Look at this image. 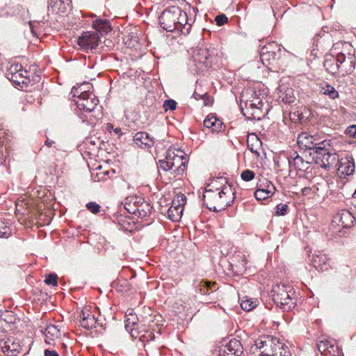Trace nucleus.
I'll list each match as a JSON object with an SVG mask.
<instances>
[{"mask_svg": "<svg viewBox=\"0 0 356 356\" xmlns=\"http://www.w3.org/2000/svg\"><path fill=\"white\" fill-rule=\"evenodd\" d=\"M293 56L292 53L285 49H282L281 46L275 42L264 45L260 50V58L264 65L278 67L280 70L287 66Z\"/></svg>", "mask_w": 356, "mask_h": 356, "instance_id": "f257e3e1", "label": "nucleus"}, {"mask_svg": "<svg viewBox=\"0 0 356 356\" xmlns=\"http://www.w3.org/2000/svg\"><path fill=\"white\" fill-rule=\"evenodd\" d=\"M251 349L257 350L259 356H291L288 346L273 337H263L256 340Z\"/></svg>", "mask_w": 356, "mask_h": 356, "instance_id": "f03ea898", "label": "nucleus"}, {"mask_svg": "<svg viewBox=\"0 0 356 356\" xmlns=\"http://www.w3.org/2000/svg\"><path fill=\"white\" fill-rule=\"evenodd\" d=\"M312 162L319 165L324 169H329L339 161L338 155L333 148L330 140H323L312 152H309Z\"/></svg>", "mask_w": 356, "mask_h": 356, "instance_id": "7ed1b4c3", "label": "nucleus"}, {"mask_svg": "<svg viewBox=\"0 0 356 356\" xmlns=\"http://www.w3.org/2000/svg\"><path fill=\"white\" fill-rule=\"evenodd\" d=\"M177 153L168 151L165 160H159V167L165 171H169L174 175V178L181 176L186 171L187 163L186 155L184 152L177 149Z\"/></svg>", "mask_w": 356, "mask_h": 356, "instance_id": "20e7f679", "label": "nucleus"}, {"mask_svg": "<svg viewBox=\"0 0 356 356\" xmlns=\"http://www.w3.org/2000/svg\"><path fill=\"white\" fill-rule=\"evenodd\" d=\"M74 101L80 111L77 115L82 122H87L92 124L94 123V120L92 118H93L95 120L102 118V113L101 111H98L97 115H90V117H88L87 115L84 113L90 114L95 111L99 100L93 93L88 92V94L83 95L82 99H74Z\"/></svg>", "mask_w": 356, "mask_h": 356, "instance_id": "39448f33", "label": "nucleus"}, {"mask_svg": "<svg viewBox=\"0 0 356 356\" xmlns=\"http://www.w3.org/2000/svg\"><path fill=\"white\" fill-rule=\"evenodd\" d=\"M274 302L284 310H289L296 305L295 291L288 284L280 283L273 286L271 290Z\"/></svg>", "mask_w": 356, "mask_h": 356, "instance_id": "423d86ee", "label": "nucleus"}, {"mask_svg": "<svg viewBox=\"0 0 356 356\" xmlns=\"http://www.w3.org/2000/svg\"><path fill=\"white\" fill-rule=\"evenodd\" d=\"M227 183L225 177H220L211 179V183L207 187L211 188H206L203 194V201L206 207L211 211H220V193H219L220 187L219 184Z\"/></svg>", "mask_w": 356, "mask_h": 356, "instance_id": "0eeeda50", "label": "nucleus"}, {"mask_svg": "<svg viewBox=\"0 0 356 356\" xmlns=\"http://www.w3.org/2000/svg\"><path fill=\"white\" fill-rule=\"evenodd\" d=\"M7 78L16 86L23 88L30 83L29 72L18 63H12L7 70Z\"/></svg>", "mask_w": 356, "mask_h": 356, "instance_id": "6e6552de", "label": "nucleus"}, {"mask_svg": "<svg viewBox=\"0 0 356 356\" xmlns=\"http://www.w3.org/2000/svg\"><path fill=\"white\" fill-rule=\"evenodd\" d=\"M264 103L261 99L257 96L255 92L252 95L251 99H247L244 106L241 108L243 115L248 120H259L262 113Z\"/></svg>", "mask_w": 356, "mask_h": 356, "instance_id": "1a4fd4ad", "label": "nucleus"}, {"mask_svg": "<svg viewBox=\"0 0 356 356\" xmlns=\"http://www.w3.org/2000/svg\"><path fill=\"white\" fill-rule=\"evenodd\" d=\"M209 60V54L207 49H200L197 50L191 60L189 66L191 69L197 73H203L210 67L211 62Z\"/></svg>", "mask_w": 356, "mask_h": 356, "instance_id": "9d476101", "label": "nucleus"}, {"mask_svg": "<svg viewBox=\"0 0 356 356\" xmlns=\"http://www.w3.org/2000/svg\"><path fill=\"white\" fill-rule=\"evenodd\" d=\"M179 13L178 7L172 6L163 10L159 17L161 26L168 32L177 30V15Z\"/></svg>", "mask_w": 356, "mask_h": 356, "instance_id": "9b49d317", "label": "nucleus"}, {"mask_svg": "<svg viewBox=\"0 0 356 356\" xmlns=\"http://www.w3.org/2000/svg\"><path fill=\"white\" fill-rule=\"evenodd\" d=\"M186 202L184 195H176L172 201V205L168 210L169 219L173 222H177L181 217L184 211V206Z\"/></svg>", "mask_w": 356, "mask_h": 356, "instance_id": "f8f14e48", "label": "nucleus"}, {"mask_svg": "<svg viewBox=\"0 0 356 356\" xmlns=\"http://www.w3.org/2000/svg\"><path fill=\"white\" fill-rule=\"evenodd\" d=\"M275 187L273 184L264 178L259 179L257 185V190L254 192V197L259 201L264 200L271 197L275 192Z\"/></svg>", "mask_w": 356, "mask_h": 356, "instance_id": "ddd939ff", "label": "nucleus"}, {"mask_svg": "<svg viewBox=\"0 0 356 356\" xmlns=\"http://www.w3.org/2000/svg\"><path fill=\"white\" fill-rule=\"evenodd\" d=\"M99 37L97 33L86 31L79 37L77 44L84 50H93L99 43Z\"/></svg>", "mask_w": 356, "mask_h": 356, "instance_id": "4468645a", "label": "nucleus"}, {"mask_svg": "<svg viewBox=\"0 0 356 356\" xmlns=\"http://www.w3.org/2000/svg\"><path fill=\"white\" fill-rule=\"evenodd\" d=\"M322 140L316 135H312L307 132H302L298 136V145L305 151L312 152Z\"/></svg>", "mask_w": 356, "mask_h": 356, "instance_id": "2eb2a0df", "label": "nucleus"}, {"mask_svg": "<svg viewBox=\"0 0 356 356\" xmlns=\"http://www.w3.org/2000/svg\"><path fill=\"white\" fill-rule=\"evenodd\" d=\"M243 348L239 340L232 339L224 347L220 348L217 356H240Z\"/></svg>", "mask_w": 356, "mask_h": 356, "instance_id": "dca6fc26", "label": "nucleus"}, {"mask_svg": "<svg viewBox=\"0 0 356 356\" xmlns=\"http://www.w3.org/2000/svg\"><path fill=\"white\" fill-rule=\"evenodd\" d=\"M220 187L219 193H220V206L221 211L225 209L229 206L235 199V192L232 186L224 183Z\"/></svg>", "mask_w": 356, "mask_h": 356, "instance_id": "f3484780", "label": "nucleus"}, {"mask_svg": "<svg viewBox=\"0 0 356 356\" xmlns=\"http://www.w3.org/2000/svg\"><path fill=\"white\" fill-rule=\"evenodd\" d=\"M178 11L179 13H177V30L183 35H186L190 33L195 19L193 17H188V14L185 11L181 10L179 7Z\"/></svg>", "mask_w": 356, "mask_h": 356, "instance_id": "a211bd4d", "label": "nucleus"}, {"mask_svg": "<svg viewBox=\"0 0 356 356\" xmlns=\"http://www.w3.org/2000/svg\"><path fill=\"white\" fill-rule=\"evenodd\" d=\"M289 169L293 168L294 170L298 171H306L309 168L312 161H305L302 156H299L297 152H294L288 159Z\"/></svg>", "mask_w": 356, "mask_h": 356, "instance_id": "6ab92c4d", "label": "nucleus"}, {"mask_svg": "<svg viewBox=\"0 0 356 356\" xmlns=\"http://www.w3.org/2000/svg\"><path fill=\"white\" fill-rule=\"evenodd\" d=\"M339 162L338 170L340 173L348 176L354 174L355 165L353 157L351 155H346L342 157Z\"/></svg>", "mask_w": 356, "mask_h": 356, "instance_id": "aec40b11", "label": "nucleus"}, {"mask_svg": "<svg viewBox=\"0 0 356 356\" xmlns=\"http://www.w3.org/2000/svg\"><path fill=\"white\" fill-rule=\"evenodd\" d=\"M134 141L136 145L143 149L151 148L155 143L154 138L144 131L137 132L134 136Z\"/></svg>", "mask_w": 356, "mask_h": 356, "instance_id": "412c9836", "label": "nucleus"}, {"mask_svg": "<svg viewBox=\"0 0 356 356\" xmlns=\"http://www.w3.org/2000/svg\"><path fill=\"white\" fill-rule=\"evenodd\" d=\"M141 200L138 201V204L136 209H131L128 207H126V209L129 212L136 215H138L140 218H145L149 216L153 210V207L147 202H145L144 200Z\"/></svg>", "mask_w": 356, "mask_h": 356, "instance_id": "4be33fe9", "label": "nucleus"}, {"mask_svg": "<svg viewBox=\"0 0 356 356\" xmlns=\"http://www.w3.org/2000/svg\"><path fill=\"white\" fill-rule=\"evenodd\" d=\"M277 100L284 104H290L293 103L296 97L294 96L293 90L284 85L278 87Z\"/></svg>", "mask_w": 356, "mask_h": 356, "instance_id": "5701e85b", "label": "nucleus"}, {"mask_svg": "<svg viewBox=\"0 0 356 356\" xmlns=\"http://www.w3.org/2000/svg\"><path fill=\"white\" fill-rule=\"evenodd\" d=\"M80 323L81 327L86 330H91L95 327V325L97 320L95 317L94 314L90 312L88 310H83L81 314Z\"/></svg>", "mask_w": 356, "mask_h": 356, "instance_id": "b1692460", "label": "nucleus"}, {"mask_svg": "<svg viewBox=\"0 0 356 356\" xmlns=\"http://www.w3.org/2000/svg\"><path fill=\"white\" fill-rule=\"evenodd\" d=\"M312 262L314 267L320 271L327 270L330 267L329 258L325 254L320 253L313 256Z\"/></svg>", "mask_w": 356, "mask_h": 356, "instance_id": "393cba45", "label": "nucleus"}, {"mask_svg": "<svg viewBox=\"0 0 356 356\" xmlns=\"http://www.w3.org/2000/svg\"><path fill=\"white\" fill-rule=\"evenodd\" d=\"M92 28L101 35L108 33L111 30L110 22L108 19L96 18L92 21Z\"/></svg>", "mask_w": 356, "mask_h": 356, "instance_id": "a878e982", "label": "nucleus"}, {"mask_svg": "<svg viewBox=\"0 0 356 356\" xmlns=\"http://www.w3.org/2000/svg\"><path fill=\"white\" fill-rule=\"evenodd\" d=\"M48 9L51 8L53 12L64 13L70 5L69 0H49Z\"/></svg>", "mask_w": 356, "mask_h": 356, "instance_id": "bb28decb", "label": "nucleus"}, {"mask_svg": "<svg viewBox=\"0 0 356 356\" xmlns=\"http://www.w3.org/2000/svg\"><path fill=\"white\" fill-rule=\"evenodd\" d=\"M339 222L346 228L352 227L355 222V218L348 210H342L339 214Z\"/></svg>", "mask_w": 356, "mask_h": 356, "instance_id": "cd10ccee", "label": "nucleus"}, {"mask_svg": "<svg viewBox=\"0 0 356 356\" xmlns=\"http://www.w3.org/2000/svg\"><path fill=\"white\" fill-rule=\"evenodd\" d=\"M91 86L88 83H83L79 87H73L71 90L72 97H76L78 99H82L83 95L88 94L90 90Z\"/></svg>", "mask_w": 356, "mask_h": 356, "instance_id": "c85d7f7f", "label": "nucleus"}, {"mask_svg": "<svg viewBox=\"0 0 356 356\" xmlns=\"http://www.w3.org/2000/svg\"><path fill=\"white\" fill-rule=\"evenodd\" d=\"M127 318L124 321L125 323V329L127 332H130L134 337H137L135 336L134 333V330H135L134 327L137 325L138 318L136 315L130 313L129 314L126 315Z\"/></svg>", "mask_w": 356, "mask_h": 356, "instance_id": "c756f323", "label": "nucleus"}, {"mask_svg": "<svg viewBox=\"0 0 356 356\" xmlns=\"http://www.w3.org/2000/svg\"><path fill=\"white\" fill-rule=\"evenodd\" d=\"M319 92L321 94L328 96L332 99L339 97L338 91L331 85L325 83L320 87Z\"/></svg>", "mask_w": 356, "mask_h": 356, "instance_id": "7c9ffc66", "label": "nucleus"}, {"mask_svg": "<svg viewBox=\"0 0 356 356\" xmlns=\"http://www.w3.org/2000/svg\"><path fill=\"white\" fill-rule=\"evenodd\" d=\"M258 302L256 298L244 296L241 299V307L245 311H250L257 306Z\"/></svg>", "mask_w": 356, "mask_h": 356, "instance_id": "2f4dec72", "label": "nucleus"}, {"mask_svg": "<svg viewBox=\"0 0 356 356\" xmlns=\"http://www.w3.org/2000/svg\"><path fill=\"white\" fill-rule=\"evenodd\" d=\"M44 335L47 338L53 339V338H58L60 337V330L54 325H49L44 331Z\"/></svg>", "mask_w": 356, "mask_h": 356, "instance_id": "473e14b6", "label": "nucleus"}, {"mask_svg": "<svg viewBox=\"0 0 356 356\" xmlns=\"http://www.w3.org/2000/svg\"><path fill=\"white\" fill-rule=\"evenodd\" d=\"M10 234V227L4 220L0 219V237L8 238Z\"/></svg>", "mask_w": 356, "mask_h": 356, "instance_id": "72a5a7b5", "label": "nucleus"}, {"mask_svg": "<svg viewBox=\"0 0 356 356\" xmlns=\"http://www.w3.org/2000/svg\"><path fill=\"white\" fill-rule=\"evenodd\" d=\"M341 351L339 348L333 342L323 356H341Z\"/></svg>", "mask_w": 356, "mask_h": 356, "instance_id": "f704fd0d", "label": "nucleus"}, {"mask_svg": "<svg viewBox=\"0 0 356 356\" xmlns=\"http://www.w3.org/2000/svg\"><path fill=\"white\" fill-rule=\"evenodd\" d=\"M346 60V56L343 53H339L337 55V57L335 58V67H334V69L332 70H330V72L332 74H335L337 72L339 68V66L341 64L343 63Z\"/></svg>", "mask_w": 356, "mask_h": 356, "instance_id": "c9c22d12", "label": "nucleus"}, {"mask_svg": "<svg viewBox=\"0 0 356 356\" xmlns=\"http://www.w3.org/2000/svg\"><path fill=\"white\" fill-rule=\"evenodd\" d=\"M333 343V341L329 340H322L318 343V349L322 355H324L325 351L327 350L329 346Z\"/></svg>", "mask_w": 356, "mask_h": 356, "instance_id": "e433bc0d", "label": "nucleus"}, {"mask_svg": "<svg viewBox=\"0 0 356 356\" xmlns=\"http://www.w3.org/2000/svg\"><path fill=\"white\" fill-rule=\"evenodd\" d=\"M214 285V284H213ZM211 283L208 281L202 280L199 284L198 287L200 289V291L202 294L204 295L209 292V289H211Z\"/></svg>", "mask_w": 356, "mask_h": 356, "instance_id": "4c0bfd02", "label": "nucleus"}, {"mask_svg": "<svg viewBox=\"0 0 356 356\" xmlns=\"http://www.w3.org/2000/svg\"><path fill=\"white\" fill-rule=\"evenodd\" d=\"M165 348H154L147 350V356H163Z\"/></svg>", "mask_w": 356, "mask_h": 356, "instance_id": "58836bf2", "label": "nucleus"}, {"mask_svg": "<svg viewBox=\"0 0 356 356\" xmlns=\"http://www.w3.org/2000/svg\"><path fill=\"white\" fill-rule=\"evenodd\" d=\"M86 208L92 213H98L100 211V205L95 202H90L86 204Z\"/></svg>", "mask_w": 356, "mask_h": 356, "instance_id": "ea45409f", "label": "nucleus"}, {"mask_svg": "<svg viewBox=\"0 0 356 356\" xmlns=\"http://www.w3.org/2000/svg\"><path fill=\"white\" fill-rule=\"evenodd\" d=\"M213 119L218 118L213 115H209L203 122L204 127L210 129L211 130V129L213 128V125H214L215 124V121Z\"/></svg>", "mask_w": 356, "mask_h": 356, "instance_id": "a19ab883", "label": "nucleus"}, {"mask_svg": "<svg viewBox=\"0 0 356 356\" xmlns=\"http://www.w3.org/2000/svg\"><path fill=\"white\" fill-rule=\"evenodd\" d=\"M241 177L245 181H251L254 177V172L250 170H245L241 174Z\"/></svg>", "mask_w": 356, "mask_h": 356, "instance_id": "79ce46f5", "label": "nucleus"}, {"mask_svg": "<svg viewBox=\"0 0 356 356\" xmlns=\"http://www.w3.org/2000/svg\"><path fill=\"white\" fill-rule=\"evenodd\" d=\"M57 275L54 273L48 275L44 280V282L48 285L56 286L57 285Z\"/></svg>", "mask_w": 356, "mask_h": 356, "instance_id": "37998d69", "label": "nucleus"}, {"mask_svg": "<svg viewBox=\"0 0 356 356\" xmlns=\"http://www.w3.org/2000/svg\"><path fill=\"white\" fill-rule=\"evenodd\" d=\"M163 107L165 108V111H174L176 109L177 102L172 99H167L164 102Z\"/></svg>", "mask_w": 356, "mask_h": 356, "instance_id": "c03bdc74", "label": "nucleus"}, {"mask_svg": "<svg viewBox=\"0 0 356 356\" xmlns=\"http://www.w3.org/2000/svg\"><path fill=\"white\" fill-rule=\"evenodd\" d=\"M215 121L214 125H213V128L211 129L212 132L218 133L224 129L225 127L222 122L219 119H213Z\"/></svg>", "mask_w": 356, "mask_h": 356, "instance_id": "a18cd8bd", "label": "nucleus"}, {"mask_svg": "<svg viewBox=\"0 0 356 356\" xmlns=\"http://www.w3.org/2000/svg\"><path fill=\"white\" fill-rule=\"evenodd\" d=\"M289 209V207L286 204H279L276 207V214L278 216H284L287 210Z\"/></svg>", "mask_w": 356, "mask_h": 356, "instance_id": "49530a36", "label": "nucleus"}, {"mask_svg": "<svg viewBox=\"0 0 356 356\" xmlns=\"http://www.w3.org/2000/svg\"><path fill=\"white\" fill-rule=\"evenodd\" d=\"M193 97L196 100H204V105H207V101L209 99V96L207 92L199 93L197 90H195L193 94Z\"/></svg>", "mask_w": 356, "mask_h": 356, "instance_id": "de8ad7c7", "label": "nucleus"}, {"mask_svg": "<svg viewBox=\"0 0 356 356\" xmlns=\"http://www.w3.org/2000/svg\"><path fill=\"white\" fill-rule=\"evenodd\" d=\"M215 21L218 26H222L227 22L228 18L225 14H220L215 17Z\"/></svg>", "mask_w": 356, "mask_h": 356, "instance_id": "09e8293b", "label": "nucleus"}, {"mask_svg": "<svg viewBox=\"0 0 356 356\" xmlns=\"http://www.w3.org/2000/svg\"><path fill=\"white\" fill-rule=\"evenodd\" d=\"M298 114L296 115V113L294 112L293 113H290V118L292 120H298L300 122L305 121V118L303 116L302 113H299V111L297 112Z\"/></svg>", "mask_w": 356, "mask_h": 356, "instance_id": "8fccbe9b", "label": "nucleus"}, {"mask_svg": "<svg viewBox=\"0 0 356 356\" xmlns=\"http://www.w3.org/2000/svg\"><path fill=\"white\" fill-rule=\"evenodd\" d=\"M346 132L350 137L356 138V125L349 126Z\"/></svg>", "mask_w": 356, "mask_h": 356, "instance_id": "3c124183", "label": "nucleus"}, {"mask_svg": "<svg viewBox=\"0 0 356 356\" xmlns=\"http://www.w3.org/2000/svg\"><path fill=\"white\" fill-rule=\"evenodd\" d=\"M45 356H59L58 354L55 350H46L44 351Z\"/></svg>", "mask_w": 356, "mask_h": 356, "instance_id": "603ef678", "label": "nucleus"}, {"mask_svg": "<svg viewBox=\"0 0 356 356\" xmlns=\"http://www.w3.org/2000/svg\"><path fill=\"white\" fill-rule=\"evenodd\" d=\"M332 60H326L325 62V66L327 67V70L330 72V70H332L334 69V67H335V65H332V64H330V62Z\"/></svg>", "mask_w": 356, "mask_h": 356, "instance_id": "864d4df0", "label": "nucleus"}, {"mask_svg": "<svg viewBox=\"0 0 356 356\" xmlns=\"http://www.w3.org/2000/svg\"><path fill=\"white\" fill-rule=\"evenodd\" d=\"M312 188L310 187H305L302 189V193L303 195H307L310 194Z\"/></svg>", "mask_w": 356, "mask_h": 356, "instance_id": "5fc2aeb1", "label": "nucleus"}, {"mask_svg": "<svg viewBox=\"0 0 356 356\" xmlns=\"http://www.w3.org/2000/svg\"><path fill=\"white\" fill-rule=\"evenodd\" d=\"M6 162V156L3 154V151L0 150V164L3 165Z\"/></svg>", "mask_w": 356, "mask_h": 356, "instance_id": "6e6d98bb", "label": "nucleus"}, {"mask_svg": "<svg viewBox=\"0 0 356 356\" xmlns=\"http://www.w3.org/2000/svg\"><path fill=\"white\" fill-rule=\"evenodd\" d=\"M29 26H30V29H31V33L33 34V35H35L36 33L35 32V26L33 25V23L30 22H29Z\"/></svg>", "mask_w": 356, "mask_h": 356, "instance_id": "4d7b16f0", "label": "nucleus"}, {"mask_svg": "<svg viewBox=\"0 0 356 356\" xmlns=\"http://www.w3.org/2000/svg\"><path fill=\"white\" fill-rule=\"evenodd\" d=\"M54 143V142L53 140H49V139H47V140L45 141V145H47V146H48V147H51Z\"/></svg>", "mask_w": 356, "mask_h": 356, "instance_id": "13d9d810", "label": "nucleus"}, {"mask_svg": "<svg viewBox=\"0 0 356 356\" xmlns=\"http://www.w3.org/2000/svg\"><path fill=\"white\" fill-rule=\"evenodd\" d=\"M4 348L6 349V351H10V352H13V351L15 350V348L11 349V348H10V346L9 345H6V346H5V347H4Z\"/></svg>", "mask_w": 356, "mask_h": 356, "instance_id": "bf43d9fd", "label": "nucleus"}, {"mask_svg": "<svg viewBox=\"0 0 356 356\" xmlns=\"http://www.w3.org/2000/svg\"><path fill=\"white\" fill-rule=\"evenodd\" d=\"M114 132L116 133L117 134H122V131L120 128H115L114 129Z\"/></svg>", "mask_w": 356, "mask_h": 356, "instance_id": "052dcab7", "label": "nucleus"}, {"mask_svg": "<svg viewBox=\"0 0 356 356\" xmlns=\"http://www.w3.org/2000/svg\"><path fill=\"white\" fill-rule=\"evenodd\" d=\"M250 150L252 152L255 153V154H257V155H259V152H258L257 150H254V149H253V147H250Z\"/></svg>", "mask_w": 356, "mask_h": 356, "instance_id": "680f3d73", "label": "nucleus"}, {"mask_svg": "<svg viewBox=\"0 0 356 356\" xmlns=\"http://www.w3.org/2000/svg\"><path fill=\"white\" fill-rule=\"evenodd\" d=\"M255 140H256L257 143H259L260 145L261 144L260 140L257 137H256V136H255Z\"/></svg>", "mask_w": 356, "mask_h": 356, "instance_id": "e2e57ef3", "label": "nucleus"}, {"mask_svg": "<svg viewBox=\"0 0 356 356\" xmlns=\"http://www.w3.org/2000/svg\"><path fill=\"white\" fill-rule=\"evenodd\" d=\"M88 16L91 17H96V15H95V14H92V13H89V14L88 15Z\"/></svg>", "mask_w": 356, "mask_h": 356, "instance_id": "0e129e2a", "label": "nucleus"}, {"mask_svg": "<svg viewBox=\"0 0 356 356\" xmlns=\"http://www.w3.org/2000/svg\"><path fill=\"white\" fill-rule=\"evenodd\" d=\"M108 125L109 126V128H111L112 125L111 124H108Z\"/></svg>", "mask_w": 356, "mask_h": 356, "instance_id": "69168bd1", "label": "nucleus"}, {"mask_svg": "<svg viewBox=\"0 0 356 356\" xmlns=\"http://www.w3.org/2000/svg\"><path fill=\"white\" fill-rule=\"evenodd\" d=\"M108 125L109 126V128H111L112 125L111 124H108Z\"/></svg>", "mask_w": 356, "mask_h": 356, "instance_id": "338daca9", "label": "nucleus"}]
</instances>
